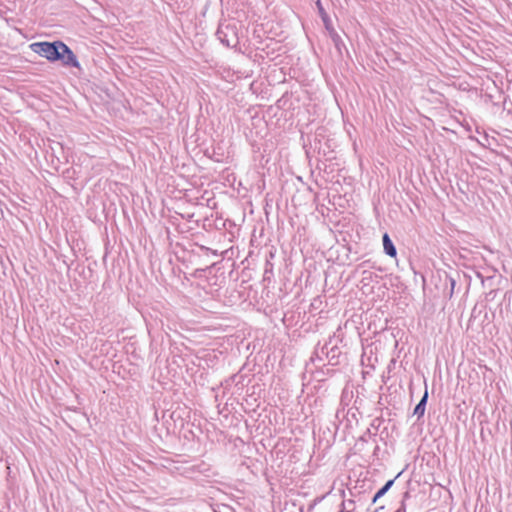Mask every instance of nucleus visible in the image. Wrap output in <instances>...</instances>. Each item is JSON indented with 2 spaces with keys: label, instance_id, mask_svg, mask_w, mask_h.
I'll list each match as a JSON object with an SVG mask.
<instances>
[{
  "label": "nucleus",
  "instance_id": "obj_2",
  "mask_svg": "<svg viewBox=\"0 0 512 512\" xmlns=\"http://www.w3.org/2000/svg\"><path fill=\"white\" fill-rule=\"evenodd\" d=\"M217 39L227 47H235L238 44V33L235 22L223 21L220 22L217 31Z\"/></svg>",
  "mask_w": 512,
  "mask_h": 512
},
{
  "label": "nucleus",
  "instance_id": "obj_3",
  "mask_svg": "<svg viewBox=\"0 0 512 512\" xmlns=\"http://www.w3.org/2000/svg\"><path fill=\"white\" fill-rule=\"evenodd\" d=\"M383 248L387 255H389L390 257H393V258L396 257V255H397L396 248L393 245V243L387 233H385L383 235Z\"/></svg>",
  "mask_w": 512,
  "mask_h": 512
},
{
  "label": "nucleus",
  "instance_id": "obj_1",
  "mask_svg": "<svg viewBox=\"0 0 512 512\" xmlns=\"http://www.w3.org/2000/svg\"><path fill=\"white\" fill-rule=\"evenodd\" d=\"M33 52L50 62L61 61L64 66L79 68L80 63L73 51L62 41L35 42L30 45Z\"/></svg>",
  "mask_w": 512,
  "mask_h": 512
},
{
  "label": "nucleus",
  "instance_id": "obj_5",
  "mask_svg": "<svg viewBox=\"0 0 512 512\" xmlns=\"http://www.w3.org/2000/svg\"><path fill=\"white\" fill-rule=\"evenodd\" d=\"M316 6L318 8L319 14H320L323 22L325 23L326 27H328L329 24H330V19H329L328 15H327L325 9L323 8L322 3H321L320 0L316 1Z\"/></svg>",
  "mask_w": 512,
  "mask_h": 512
},
{
  "label": "nucleus",
  "instance_id": "obj_6",
  "mask_svg": "<svg viewBox=\"0 0 512 512\" xmlns=\"http://www.w3.org/2000/svg\"><path fill=\"white\" fill-rule=\"evenodd\" d=\"M393 480L388 481L374 496L373 502L375 503L380 497H382L388 489L392 486Z\"/></svg>",
  "mask_w": 512,
  "mask_h": 512
},
{
  "label": "nucleus",
  "instance_id": "obj_4",
  "mask_svg": "<svg viewBox=\"0 0 512 512\" xmlns=\"http://www.w3.org/2000/svg\"><path fill=\"white\" fill-rule=\"evenodd\" d=\"M427 398H428V393L426 391L424 393V396L422 397L421 401L417 404V406L414 409V414L417 415L418 417L423 416V414L425 412V405H426Z\"/></svg>",
  "mask_w": 512,
  "mask_h": 512
}]
</instances>
